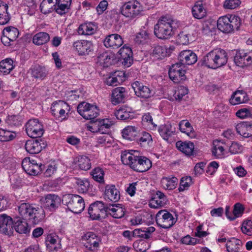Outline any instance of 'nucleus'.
Here are the masks:
<instances>
[{
    "mask_svg": "<svg viewBox=\"0 0 252 252\" xmlns=\"http://www.w3.org/2000/svg\"><path fill=\"white\" fill-rule=\"evenodd\" d=\"M176 23L168 15L161 17L154 27V33L158 38L167 39L175 34Z\"/></svg>",
    "mask_w": 252,
    "mask_h": 252,
    "instance_id": "nucleus-1",
    "label": "nucleus"
},
{
    "mask_svg": "<svg viewBox=\"0 0 252 252\" xmlns=\"http://www.w3.org/2000/svg\"><path fill=\"white\" fill-rule=\"evenodd\" d=\"M19 216L23 220H29L33 224H37L45 217L43 209L28 203H22L18 207Z\"/></svg>",
    "mask_w": 252,
    "mask_h": 252,
    "instance_id": "nucleus-2",
    "label": "nucleus"
},
{
    "mask_svg": "<svg viewBox=\"0 0 252 252\" xmlns=\"http://www.w3.org/2000/svg\"><path fill=\"white\" fill-rule=\"evenodd\" d=\"M227 54L225 50L216 49L211 51L204 56L201 63L208 68L217 69L224 65L227 62Z\"/></svg>",
    "mask_w": 252,
    "mask_h": 252,
    "instance_id": "nucleus-3",
    "label": "nucleus"
},
{
    "mask_svg": "<svg viewBox=\"0 0 252 252\" xmlns=\"http://www.w3.org/2000/svg\"><path fill=\"white\" fill-rule=\"evenodd\" d=\"M129 154L127 165L133 170L138 172L148 171L152 167V162L147 158L139 156L137 150H127V155Z\"/></svg>",
    "mask_w": 252,
    "mask_h": 252,
    "instance_id": "nucleus-4",
    "label": "nucleus"
},
{
    "mask_svg": "<svg viewBox=\"0 0 252 252\" xmlns=\"http://www.w3.org/2000/svg\"><path fill=\"white\" fill-rule=\"evenodd\" d=\"M63 201L67 209L75 214L80 213L85 208L83 198L77 194H66L64 196Z\"/></svg>",
    "mask_w": 252,
    "mask_h": 252,
    "instance_id": "nucleus-5",
    "label": "nucleus"
},
{
    "mask_svg": "<svg viewBox=\"0 0 252 252\" xmlns=\"http://www.w3.org/2000/svg\"><path fill=\"white\" fill-rule=\"evenodd\" d=\"M108 205L102 201H96L92 203L88 209V214L92 220H101L108 215Z\"/></svg>",
    "mask_w": 252,
    "mask_h": 252,
    "instance_id": "nucleus-6",
    "label": "nucleus"
},
{
    "mask_svg": "<svg viewBox=\"0 0 252 252\" xmlns=\"http://www.w3.org/2000/svg\"><path fill=\"white\" fill-rule=\"evenodd\" d=\"M77 112L84 119L94 122V119L98 115V109L96 106L83 102L77 106Z\"/></svg>",
    "mask_w": 252,
    "mask_h": 252,
    "instance_id": "nucleus-7",
    "label": "nucleus"
},
{
    "mask_svg": "<svg viewBox=\"0 0 252 252\" xmlns=\"http://www.w3.org/2000/svg\"><path fill=\"white\" fill-rule=\"evenodd\" d=\"M26 130L28 135L33 139L40 137L44 132L42 125L37 119L28 121L26 125Z\"/></svg>",
    "mask_w": 252,
    "mask_h": 252,
    "instance_id": "nucleus-8",
    "label": "nucleus"
},
{
    "mask_svg": "<svg viewBox=\"0 0 252 252\" xmlns=\"http://www.w3.org/2000/svg\"><path fill=\"white\" fill-rule=\"evenodd\" d=\"M156 220L157 224L164 229L172 227L176 222L173 215L166 210H160L156 215Z\"/></svg>",
    "mask_w": 252,
    "mask_h": 252,
    "instance_id": "nucleus-9",
    "label": "nucleus"
},
{
    "mask_svg": "<svg viewBox=\"0 0 252 252\" xmlns=\"http://www.w3.org/2000/svg\"><path fill=\"white\" fill-rule=\"evenodd\" d=\"M180 63L173 64L170 67L168 74L170 79L175 83H179L186 80V71Z\"/></svg>",
    "mask_w": 252,
    "mask_h": 252,
    "instance_id": "nucleus-10",
    "label": "nucleus"
},
{
    "mask_svg": "<svg viewBox=\"0 0 252 252\" xmlns=\"http://www.w3.org/2000/svg\"><path fill=\"white\" fill-rule=\"evenodd\" d=\"M22 168L24 170L30 175H37L42 172L45 168V165L40 163H37L36 161H32L24 159L22 163Z\"/></svg>",
    "mask_w": 252,
    "mask_h": 252,
    "instance_id": "nucleus-11",
    "label": "nucleus"
},
{
    "mask_svg": "<svg viewBox=\"0 0 252 252\" xmlns=\"http://www.w3.org/2000/svg\"><path fill=\"white\" fill-rule=\"evenodd\" d=\"M47 145L46 142L43 139H31L26 141L25 148L29 154L33 155L40 153Z\"/></svg>",
    "mask_w": 252,
    "mask_h": 252,
    "instance_id": "nucleus-12",
    "label": "nucleus"
},
{
    "mask_svg": "<svg viewBox=\"0 0 252 252\" xmlns=\"http://www.w3.org/2000/svg\"><path fill=\"white\" fill-rule=\"evenodd\" d=\"M82 240L85 241L84 247L90 251H96L99 247L100 242V238L93 232H87L82 237Z\"/></svg>",
    "mask_w": 252,
    "mask_h": 252,
    "instance_id": "nucleus-13",
    "label": "nucleus"
},
{
    "mask_svg": "<svg viewBox=\"0 0 252 252\" xmlns=\"http://www.w3.org/2000/svg\"><path fill=\"white\" fill-rule=\"evenodd\" d=\"M61 202V198L58 195L49 194L43 199L42 205L45 209L53 212L59 207Z\"/></svg>",
    "mask_w": 252,
    "mask_h": 252,
    "instance_id": "nucleus-14",
    "label": "nucleus"
},
{
    "mask_svg": "<svg viewBox=\"0 0 252 252\" xmlns=\"http://www.w3.org/2000/svg\"><path fill=\"white\" fill-rule=\"evenodd\" d=\"M73 47L80 56L89 55L93 51L92 42L86 40H80L74 42Z\"/></svg>",
    "mask_w": 252,
    "mask_h": 252,
    "instance_id": "nucleus-15",
    "label": "nucleus"
},
{
    "mask_svg": "<svg viewBox=\"0 0 252 252\" xmlns=\"http://www.w3.org/2000/svg\"><path fill=\"white\" fill-rule=\"evenodd\" d=\"M129 90H132L134 91L135 94L142 98H149L152 95L151 89L138 81H135L132 83Z\"/></svg>",
    "mask_w": 252,
    "mask_h": 252,
    "instance_id": "nucleus-16",
    "label": "nucleus"
},
{
    "mask_svg": "<svg viewBox=\"0 0 252 252\" xmlns=\"http://www.w3.org/2000/svg\"><path fill=\"white\" fill-rule=\"evenodd\" d=\"M179 63L180 64L191 65L195 63L197 61V57L193 51L189 50H184L180 52L179 57Z\"/></svg>",
    "mask_w": 252,
    "mask_h": 252,
    "instance_id": "nucleus-17",
    "label": "nucleus"
},
{
    "mask_svg": "<svg viewBox=\"0 0 252 252\" xmlns=\"http://www.w3.org/2000/svg\"><path fill=\"white\" fill-rule=\"evenodd\" d=\"M234 61L235 64L240 67L250 64L252 63V58L249 54L243 50H237L234 56Z\"/></svg>",
    "mask_w": 252,
    "mask_h": 252,
    "instance_id": "nucleus-18",
    "label": "nucleus"
},
{
    "mask_svg": "<svg viewBox=\"0 0 252 252\" xmlns=\"http://www.w3.org/2000/svg\"><path fill=\"white\" fill-rule=\"evenodd\" d=\"M150 55L156 59L162 60L170 55V51L166 46L154 44L152 47Z\"/></svg>",
    "mask_w": 252,
    "mask_h": 252,
    "instance_id": "nucleus-19",
    "label": "nucleus"
},
{
    "mask_svg": "<svg viewBox=\"0 0 252 252\" xmlns=\"http://www.w3.org/2000/svg\"><path fill=\"white\" fill-rule=\"evenodd\" d=\"M105 200H108L112 202H116L120 199V193L115 186L108 185L105 187L104 193Z\"/></svg>",
    "mask_w": 252,
    "mask_h": 252,
    "instance_id": "nucleus-20",
    "label": "nucleus"
},
{
    "mask_svg": "<svg viewBox=\"0 0 252 252\" xmlns=\"http://www.w3.org/2000/svg\"><path fill=\"white\" fill-rule=\"evenodd\" d=\"M123 43V40L121 36L118 34L109 35L104 41V45L106 47H111L114 49L120 47Z\"/></svg>",
    "mask_w": 252,
    "mask_h": 252,
    "instance_id": "nucleus-21",
    "label": "nucleus"
},
{
    "mask_svg": "<svg viewBox=\"0 0 252 252\" xmlns=\"http://www.w3.org/2000/svg\"><path fill=\"white\" fill-rule=\"evenodd\" d=\"M141 11L140 3L136 0L127 1V18H134Z\"/></svg>",
    "mask_w": 252,
    "mask_h": 252,
    "instance_id": "nucleus-22",
    "label": "nucleus"
},
{
    "mask_svg": "<svg viewBox=\"0 0 252 252\" xmlns=\"http://www.w3.org/2000/svg\"><path fill=\"white\" fill-rule=\"evenodd\" d=\"M176 147L179 150L188 156L196 155L194 151V145L191 142L178 141L176 142Z\"/></svg>",
    "mask_w": 252,
    "mask_h": 252,
    "instance_id": "nucleus-23",
    "label": "nucleus"
},
{
    "mask_svg": "<svg viewBox=\"0 0 252 252\" xmlns=\"http://www.w3.org/2000/svg\"><path fill=\"white\" fill-rule=\"evenodd\" d=\"M13 227L15 231L19 234H27L30 233V228L27 222L23 220L20 217L14 219Z\"/></svg>",
    "mask_w": 252,
    "mask_h": 252,
    "instance_id": "nucleus-24",
    "label": "nucleus"
},
{
    "mask_svg": "<svg viewBox=\"0 0 252 252\" xmlns=\"http://www.w3.org/2000/svg\"><path fill=\"white\" fill-rule=\"evenodd\" d=\"M32 76L39 80H44L48 74V71L44 66L35 65L31 68Z\"/></svg>",
    "mask_w": 252,
    "mask_h": 252,
    "instance_id": "nucleus-25",
    "label": "nucleus"
},
{
    "mask_svg": "<svg viewBox=\"0 0 252 252\" xmlns=\"http://www.w3.org/2000/svg\"><path fill=\"white\" fill-rule=\"evenodd\" d=\"M126 91L124 87H118L115 88L112 93V102L116 105L120 102H125Z\"/></svg>",
    "mask_w": 252,
    "mask_h": 252,
    "instance_id": "nucleus-26",
    "label": "nucleus"
},
{
    "mask_svg": "<svg viewBox=\"0 0 252 252\" xmlns=\"http://www.w3.org/2000/svg\"><path fill=\"white\" fill-rule=\"evenodd\" d=\"M248 100L247 94L243 91H237L234 93L229 100L230 103L233 105L246 103Z\"/></svg>",
    "mask_w": 252,
    "mask_h": 252,
    "instance_id": "nucleus-27",
    "label": "nucleus"
},
{
    "mask_svg": "<svg viewBox=\"0 0 252 252\" xmlns=\"http://www.w3.org/2000/svg\"><path fill=\"white\" fill-rule=\"evenodd\" d=\"M229 22L230 20L228 18V15L220 17L217 22L218 29L225 33L232 32Z\"/></svg>",
    "mask_w": 252,
    "mask_h": 252,
    "instance_id": "nucleus-28",
    "label": "nucleus"
},
{
    "mask_svg": "<svg viewBox=\"0 0 252 252\" xmlns=\"http://www.w3.org/2000/svg\"><path fill=\"white\" fill-rule=\"evenodd\" d=\"M160 136L163 139L167 140L175 131V128L170 124L161 125L158 129Z\"/></svg>",
    "mask_w": 252,
    "mask_h": 252,
    "instance_id": "nucleus-29",
    "label": "nucleus"
},
{
    "mask_svg": "<svg viewBox=\"0 0 252 252\" xmlns=\"http://www.w3.org/2000/svg\"><path fill=\"white\" fill-rule=\"evenodd\" d=\"M179 129L182 132L186 133L190 138L195 137V133L193 128L188 120H184L180 121L179 124Z\"/></svg>",
    "mask_w": 252,
    "mask_h": 252,
    "instance_id": "nucleus-30",
    "label": "nucleus"
},
{
    "mask_svg": "<svg viewBox=\"0 0 252 252\" xmlns=\"http://www.w3.org/2000/svg\"><path fill=\"white\" fill-rule=\"evenodd\" d=\"M192 13L193 16L198 19L204 18L206 16V10L204 9L202 1H196L192 8Z\"/></svg>",
    "mask_w": 252,
    "mask_h": 252,
    "instance_id": "nucleus-31",
    "label": "nucleus"
},
{
    "mask_svg": "<svg viewBox=\"0 0 252 252\" xmlns=\"http://www.w3.org/2000/svg\"><path fill=\"white\" fill-rule=\"evenodd\" d=\"M108 214H109L115 218H121L125 215V208L120 206L119 204H110L108 206Z\"/></svg>",
    "mask_w": 252,
    "mask_h": 252,
    "instance_id": "nucleus-32",
    "label": "nucleus"
},
{
    "mask_svg": "<svg viewBox=\"0 0 252 252\" xmlns=\"http://www.w3.org/2000/svg\"><path fill=\"white\" fill-rule=\"evenodd\" d=\"M49 34L45 32H39L32 38L33 43L37 45H41L47 43L50 40Z\"/></svg>",
    "mask_w": 252,
    "mask_h": 252,
    "instance_id": "nucleus-33",
    "label": "nucleus"
},
{
    "mask_svg": "<svg viewBox=\"0 0 252 252\" xmlns=\"http://www.w3.org/2000/svg\"><path fill=\"white\" fill-rule=\"evenodd\" d=\"M242 245L241 241L235 238H232L227 241L226 244L227 251L228 252H239Z\"/></svg>",
    "mask_w": 252,
    "mask_h": 252,
    "instance_id": "nucleus-34",
    "label": "nucleus"
},
{
    "mask_svg": "<svg viewBox=\"0 0 252 252\" xmlns=\"http://www.w3.org/2000/svg\"><path fill=\"white\" fill-rule=\"evenodd\" d=\"M13 61L11 59H6L0 62V72L3 75L8 74L14 68Z\"/></svg>",
    "mask_w": 252,
    "mask_h": 252,
    "instance_id": "nucleus-35",
    "label": "nucleus"
},
{
    "mask_svg": "<svg viewBox=\"0 0 252 252\" xmlns=\"http://www.w3.org/2000/svg\"><path fill=\"white\" fill-rule=\"evenodd\" d=\"M112 60V55L105 52L98 55L97 63L103 67H108L111 64Z\"/></svg>",
    "mask_w": 252,
    "mask_h": 252,
    "instance_id": "nucleus-36",
    "label": "nucleus"
},
{
    "mask_svg": "<svg viewBox=\"0 0 252 252\" xmlns=\"http://www.w3.org/2000/svg\"><path fill=\"white\" fill-rule=\"evenodd\" d=\"M95 26L92 23H85L81 25L78 30L80 34L91 35L95 32Z\"/></svg>",
    "mask_w": 252,
    "mask_h": 252,
    "instance_id": "nucleus-37",
    "label": "nucleus"
},
{
    "mask_svg": "<svg viewBox=\"0 0 252 252\" xmlns=\"http://www.w3.org/2000/svg\"><path fill=\"white\" fill-rule=\"evenodd\" d=\"M223 143L220 140L213 142V147L212 150V154L217 158H221L224 155V149L222 146Z\"/></svg>",
    "mask_w": 252,
    "mask_h": 252,
    "instance_id": "nucleus-38",
    "label": "nucleus"
},
{
    "mask_svg": "<svg viewBox=\"0 0 252 252\" xmlns=\"http://www.w3.org/2000/svg\"><path fill=\"white\" fill-rule=\"evenodd\" d=\"M178 182V180L175 177H163L161 179V184L164 188L170 190L176 187Z\"/></svg>",
    "mask_w": 252,
    "mask_h": 252,
    "instance_id": "nucleus-39",
    "label": "nucleus"
},
{
    "mask_svg": "<svg viewBox=\"0 0 252 252\" xmlns=\"http://www.w3.org/2000/svg\"><path fill=\"white\" fill-rule=\"evenodd\" d=\"M2 34L9 37V39L13 41L16 40L19 34L18 30L12 26L5 28L3 31Z\"/></svg>",
    "mask_w": 252,
    "mask_h": 252,
    "instance_id": "nucleus-40",
    "label": "nucleus"
},
{
    "mask_svg": "<svg viewBox=\"0 0 252 252\" xmlns=\"http://www.w3.org/2000/svg\"><path fill=\"white\" fill-rule=\"evenodd\" d=\"M16 136V132L0 128V141L8 142L13 140Z\"/></svg>",
    "mask_w": 252,
    "mask_h": 252,
    "instance_id": "nucleus-41",
    "label": "nucleus"
},
{
    "mask_svg": "<svg viewBox=\"0 0 252 252\" xmlns=\"http://www.w3.org/2000/svg\"><path fill=\"white\" fill-rule=\"evenodd\" d=\"M230 20V25L233 32L235 30L238 31L242 25V19L236 14H227Z\"/></svg>",
    "mask_w": 252,
    "mask_h": 252,
    "instance_id": "nucleus-42",
    "label": "nucleus"
},
{
    "mask_svg": "<svg viewBox=\"0 0 252 252\" xmlns=\"http://www.w3.org/2000/svg\"><path fill=\"white\" fill-rule=\"evenodd\" d=\"M8 5L3 4L0 0V24L4 25L9 21V17L7 13Z\"/></svg>",
    "mask_w": 252,
    "mask_h": 252,
    "instance_id": "nucleus-43",
    "label": "nucleus"
},
{
    "mask_svg": "<svg viewBox=\"0 0 252 252\" xmlns=\"http://www.w3.org/2000/svg\"><path fill=\"white\" fill-rule=\"evenodd\" d=\"M77 164L79 168L83 170H88L91 167L90 159L84 156L77 157Z\"/></svg>",
    "mask_w": 252,
    "mask_h": 252,
    "instance_id": "nucleus-44",
    "label": "nucleus"
},
{
    "mask_svg": "<svg viewBox=\"0 0 252 252\" xmlns=\"http://www.w3.org/2000/svg\"><path fill=\"white\" fill-rule=\"evenodd\" d=\"M104 175L103 170L99 167H95L91 172V175L94 180L100 183H104Z\"/></svg>",
    "mask_w": 252,
    "mask_h": 252,
    "instance_id": "nucleus-45",
    "label": "nucleus"
},
{
    "mask_svg": "<svg viewBox=\"0 0 252 252\" xmlns=\"http://www.w3.org/2000/svg\"><path fill=\"white\" fill-rule=\"evenodd\" d=\"M139 132L138 128L133 126H127V140L135 141L138 139Z\"/></svg>",
    "mask_w": 252,
    "mask_h": 252,
    "instance_id": "nucleus-46",
    "label": "nucleus"
},
{
    "mask_svg": "<svg viewBox=\"0 0 252 252\" xmlns=\"http://www.w3.org/2000/svg\"><path fill=\"white\" fill-rule=\"evenodd\" d=\"M136 142L143 146H151L153 140L152 136L147 132H143L141 137H138Z\"/></svg>",
    "mask_w": 252,
    "mask_h": 252,
    "instance_id": "nucleus-47",
    "label": "nucleus"
},
{
    "mask_svg": "<svg viewBox=\"0 0 252 252\" xmlns=\"http://www.w3.org/2000/svg\"><path fill=\"white\" fill-rule=\"evenodd\" d=\"M75 184L79 193H85L90 187V182L87 180L75 179Z\"/></svg>",
    "mask_w": 252,
    "mask_h": 252,
    "instance_id": "nucleus-48",
    "label": "nucleus"
},
{
    "mask_svg": "<svg viewBox=\"0 0 252 252\" xmlns=\"http://www.w3.org/2000/svg\"><path fill=\"white\" fill-rule=\"evenodd\" d=\"M142 123L143 126H148L151 129H154L157 127V125L153 122L152 116L150 113L144 114L142 118Z\"/></svg>",
    "mask_w": 252,
    "mask_h": 252,
    "instance_id": "nucleus-49",
    "label": "nucleus"
},
{
    "mask_svg": "<svg viewBox=\"0 0 252 252\" xmlns=\"http://www.w3.org/2000/svg\"><path fill=\"white\" fill-rule=\"evenodd\" d=\"M6 123L11 126H19L22 125V118L18 115H9L6 120Z\"/></svg>",
    "mask_w": 252,
    "mask_h": 252,
    "instance_id": "nucleus-50",
    "label": "nucleus"
},
{
    "mask_svg": "<svg viewBox=\"0 0 252 252\" xmlns=\"http://www.w3.org/2000/svg\"><path fill=\"white\" fill-rule=\"evenodd\" d=\"M94 123L95 125L97 124L98 126H99L97 131L101 132L102 133H106V131H103V128L108 129L110 128L111 126H112L113 124L107 119H103L99 121L96 120L94 122Z\"/></svg>",
    "mask_w": 252,
    "mask_h": 252,
    "instance_id": "nucleus-51",
    "label": "nucleus"
},
{
    "mask_svg": "<svg viewBox=\"0 0 252 252\" xmlns=\"http://www.w3.org/2000/svg\"><path fill=\"white\" fill-rule=\"evenodd\" d=\"M246 126L247 122H243L237 124L235 126L237 133L244 138H248V135L250 134L248 132L247 133V128Z\"/></svg>",
    "mask_w": 252,
    "mask_h": 252,
    "instance_id": "nucleus-52",
    "label": "nucleus"
},
{
    "mask_svg": "<svg viewBox=\"0 0 252 252\" xmlns=\"http://www.w3.org/2000/svg\"><path fill=\"white\" fill-rule=\"evenodd\" d=\"M188 94V89L184 86H181L175 90L173 97L176 100L180 101L182 99L183 97Z\"/></svg>",
    "mask_w": 252,
    "mask_h": 252,
    "instance_id": "nucleus-53",
    "label": "nucleus"
},
{
    "mask_svg": "<svg viewBox=\"0 0 252 252\" xmlns=\"http://www.w3.org/2000/svg\"><path fill=\"white\" fill-rule=\"evenodd\" d=\"M192 183V182L191 177L189 176L182 177L180 181V187L178 188V190L180 192H181L186 189H188Z\"/></svg>",
    "mask_w": 252,
    "mask_h": 252,
    "instance_id": "nucleus-54",
    "label": "nucleus"
},
{
    "mask_svg": "<svg viewBox=\"0 0 252 252\" xmlns=\"http://www.w3.org/2000/svg\"><path fill=\"white\" fill-rule=\"evenodd\" d=\"M149 38V33L145 30H141L136 35L134 41L138 44H143Z\"/></svg>",
    "mask_w": 252,
    "mask_h": 252,
    "instance_id": "nucleus-55",
    "label": "nucleus"
},
{
    "mask_svg": "<svg viewBox=\"0 0 252 252\" xmlns=\"http://www.w3.org/2000/svg\"><path fill=\"white\" fill-rule=\"evenodd\" d=\"M241 230L243 233L249 236L252 235V221L251 220L244 221Z\"/></svg>",
    "mask_w": 252,
    "mask_h": 252,
    "instance_id": "nucleus-56",
    "label": "nucleus"
},
{
    "mask_svg": "<svg viewBox=\"0 0 252 252\" xmlns=\"http://www.w3.org/2000/svg\"><path fill=\"white\" fill-rule=\"evenodd\" d=\"M241 3L240 0H225L223 6L225 9H234L238 7Z\"/></svg>",
    "mask_w": 252,
    "mask_h": 252,
    "instance_id": "nucleus-57",
    "label": "nucleus"
},
{
    "mask_svg": "<svg viewBox=\"0 0 252 252\" xmlns=\"http://www.w3.org/2000/svg\"><path fill=\"white\" fill-rule=\"evenodd\" d=\"M56 5H51L45 1H42L40 5L41 12L45 14L49 13L55 10Z\"/></svg>",
    "mask_w": 252,
    "mask_h": 252,
    "instance_id": "nucleus-58",
    "label": "nucleus"
},
{
    "mask_svg": "<svg viewBox=\"0 0 252 252\" xmlns=\"http://www.w3.org/2000/svg\"><path fill=\"white\" fill-rule=\"evenodd\" d=\"M13 223L14 220L11 222L7 223L5 226L2 225L1 227H0V231L5 235H11L13 233Z\"/></svg>",
    "mask_w": 252,
    "mask_h": 252,
    "instance_id": "nucleus-59",
    "label": "nucleus"
},
{
    "mask_svg": "<svg viewBox=\"0 0 252 252\" xmlns=\"http://www.w3.org/2000/svg\"><path fill=\"white\" fill-rule=\"evenodd\" d=\"M117 58L119 61H122V63L124 65L126 64V44L120 48L117 54Z\"/></svg>",
    "mask_w": 252,
    "mask_h": 252,
    "instance_id": "nucleus-60",
    "label": "nucleus"
},
{
    "mask_svg": "<svg viewBox=\"0 0 252 252\" xmlns=\"http://www.w3.org/2000/svg\"><path fill=\"white\" fill-rule=\"evenodd\" d=\"M57 4H58V6L57 7L56 6L55 10L57 13L61 15H63L68 12L69 9H70V6L59 2H57Z\"/></svg>",
    "mask_w": 252,
    "mask_h": 252,
    "instance_id": "nucleus-61",
    "label": "nucleus"
},
{
    "mask_svg": "<svg viewBox=\"0 0 252 252\" xmlns=\"http://www.w3.org/2000/svg\"><path fill=\"white\" fill-rule=\"evenodd\" d=\"M244 208L242 205L239 203H236L234 205L232 213V218H235V220L240 216H241L244 212Z\"/></svg>",
    "mask_w": 252,
    "mask_h": 252,
    "instance_id": "nucleus-62",
    "label": "nucleus"
},
{
    "mask_svg": "<svg viewBox=\"0 0 252 252\" xmlns=\"http://www.w3.org/2000/svg\"><path fill=\"white\" fill-rule=\"evenodd\" d=\"M108 6V3L107 0H101L95 8L97 14H102L107 9Z\"/></svg>",
    "mask_w": 252,
    "mask_h": 252,
    "instance_id": "nucleus-63",
    "label": "nucleus"
},
{
    "mask_svg": "<svg viewBox=\"0 0 252 252\" xmlns=\"http://www.w3.org/2000/svg\"><path fill=\"white\" fill-rule=\"evenodd\" d=\"M242 150V146L238 143L233 142L229 147V151L231 154H236L240 153Z\"/></svg>",
    "mask_w": 252,
    "mask_h": 252,
    "instance_id": "nucleus-64",
    "label": "nucleus"
}]
</instances>
